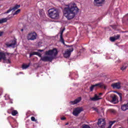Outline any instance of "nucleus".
I'll return each instance as SVG.
<instances>
[{
    "instance_id": "obj_1",
    "label": "nucleus",
    "mask_w": 128,
    "mask_h": 128,
    "mask_svg": "<svg viewBox=\"0 0 128 128\" xmlns=\"http://www.w3.org/2000/svg\"><path fill=\"white\" fill-rule=\"evenodd\" d=\"M80 9L74 4L69 5L68 8H64L63 12L68 20H70L78 14Z\"/></svg>"
},
{
    "instance_id": "obj_2",
    "label": "nucleus",
    "mask_w": 128,
    "mask_h": 128,
    "mask_svg": "<svg viewBox=\"0 0 128 128\" xmlns=\"http://www.w3.org/2000/svg\"><path fill=\"white\" fill-rule=\"evenodd\" d=\"M48 16L53 20H58L60 13L58 11L54 9H50L48 10Z\"/></svg>"
},
{
    "instance_id": "obj_3",
    "label": "nucleus",
    "mask_w": 128,
    "mask_h": 128,
    "mask_svg": "<svg viewBox=\"0 0 128 128\" xmlns=\"http://www.w3.org/2000/svg\"><path fill=\"white\" fill-rule=\"evenodd\" d=\"M58 49L56 48H54L52 50H48V51H46L45 52V54L46 56H58Z\"/></svg>"
},
{
    "instance_id": "obj_4",
    "label": "nucleus",
    "mask_w": 128,
    "mask_h": 128,
    "mask_svg": "<svg viewBox=\"0 0 128 128\" xmlns=\"http://www.w3.org/2000/svg\"><path fill=\"white\" fill-rule=\"evenodd\" d=\"M36 36H38L36 32H31L28 34L27 40H36Z\"/></svg>"
},
{
    "instance_id": "obj_5",
    "label": "nucleus",
    "mask_w": 128,
    "mask_h": 128,
    "mask_svg": "<svg viewBox=\"0 0 128 128\" xmlns=\"http://www.w3.org/2000/svg\"><path fill=\"white\" fill-rule=\"evenodd\" d=\"M6 53L4 52H0V60H3L4 62L6 64H10V60L6 59Z\"/></svg>"
},
{
    "instance_id": "obj_6",
    "label": "nucleus",
    "mask_w": 128,
    "mask_h": 128,
    "mask_svg": "<svg viewBox=\"0 0 128 128\" xmlns=\"http://www.w3.org/2000/svg\"><path fill=\"white\" fill-rule=\"evenodd\" d=\"M96 86H98V88H104V90H106V86H104V83L99 82L98 84L92 85L91 86L90 88V92H92V90H94V88Z\"/></svg>"
},
{
    "instance_id": "obj_7",
    "label": "nucleus",
    "mask_w": 128,
    "mask_h": 128,
    "mask_svg": "<svg viewBox=\"0 0 128 128\" xmlns=\"http://www.w3.org/2000/svg\"><path fill=\"white\" fill-rule=\"evenodd\" d=\"M97 124L99 128H106V120L102 118L98 119Z\"/></svg>"
},
{
    "instance_id": "obj_8",
    "label": "nucleus",
    "mask_w": 128,
    "mask_h": 128,
    "mask_svg": "<svg viewBox=\"0 0 128 128\" xmlns=\"http://www.w3.org/2000/svg\"><path fill=\"white\" fill-rule=\"evenodd\" d=\"M16 44V40H13L6 43V46L8 48H14V46Z\"/></svg>"
},
{
    "instance_id": "obj_9",
    "label": "nucleus",
    "mask_w": 128,
    "mask_h": 128,
    "mask_svg": "<svg viewBox=\"0 0 128 128\" xmlns=\"http://www.w3.org/2000/svg\"><path fill=\"white\" fill-rule=\"evenodd\" d=\"M82 110V108H76L73 110L72 114L75 116H78Z\"/></svg>"
},
{
    "instance_id": "obj_10",
    "label": "nucleus",
    "mask_w": 128,
    "mask_h": 128,
    "mask_svg": "<svg viewBox=\"0 0 128 128\" xmlns=\"http://www.w3.org/2000/svg\"><path fill=\"white\" fill-rule=\"evenodd\" d=\"M72 52H74V48H70L69 50H67L63 54L64 58H66L70 56V54H72Z\"/></svg>"
},
{
    "instance_id": "obj_11",
    "label": "nucleus",
    "mask_w": 128,
    "mask_h": 128,
    "mask_svg": "<svg viewBox=\"0 0 128 128\" xmlns=\"http://www.w3.org/2000/svg\"><path fill=\"white\" fill-rule=\"evenodd\" d=\"M52 60H54V57L52 56H44L43 57H42L40 58V60H42V62H52Z\"/></svg>"
},
{
    "instance_id": "obj_12",
    "label": "nucleus",
    "mask_w": 128,
    "mask_h": 128,
    "mask_svg": "<svg viewBox=\"0 0 128 128\" xmlns=\"http://www.w3.org/2000/svg\"><path fill=\"white\" fill-rule=\"evenodd\" d=\"M20 8V5L16 4L12 8H10L9 10H7V12H5L4 14H9V12H10L12 10H18V8Z\"/></svg>"
},
{
    "instance_id": "obj_13",
    "label": "nucleus",
    "mask_w": 128,
    "mask_h": 128,
    "mask_svg": "<svg viewBox=\"0 0 128 128\" xmlns=\"http://www.w3.org/2000/svg\"><path fill=\"white\" fill-rule=\"evenodd\" d=\"M82 100V97H78L77 98H76L74 101H70V104H78Z\"/></svg>"
},
{
    "instance_id": "obj_14",
    "label": "nucleus",
    "mask_w": 128,
    "mask_h": 128,
    "mask_svg": "<svg viewBox=\"0 0 128 128\" xmlns=\"http://www.w3.org/2000/svg\"><path fill=\"white\" fill-rule=\"evenodd\" d=\"M111 86H112L113 88H117L118 90H120V83H114L111 85Z\"/></svg>"
},
{
    "instance_id": "obj_15",
    "label": "nucleus",
    "mask_w": 128,
    "mask_h": 128,
    "mask_svg": "<svg viewBox=\"0 0 128 128\" xmlns=\"http://www.w3.org/2000/svg\"><path fill=\"white\" fill-rule=\"evenodd\" d=\"M105 0H94V4L95 6H100V4H102L104 2Z\"/></svg>"
},
{
    "instance_id": "obj_16",
    "label": "nucleus",
    "mask_w": 128,
    "mask_h": 128,
    "mask_svg": "<svg viewBox=\"0 0 128 128\" xmlns=\"http://www.w3.org/2000/svg\"><path fill=\"white\" fill-rule=\"evenodd\" d=\"M60 42L63 44L67 46V48H70V46L66 44V43H64V37L62 36H60Z\"/></svg>"
},
{
    "instance_id": "obj_17",
    "label": "nucleus",
    "mask_w": 128,
    "mask_h": 128,
    "mask_svg": "<svg viewBox=\"0 0 128 128\" xmlns=\"http://www.w3.org/2000/svg\"><path fill=\"white\" fill-rule=\"evenodd\" d=\"M90 100L92 102H96V100H100V98H98V96L97 95H95L94 97L90 98Z\"/></svg>"
},
{
    "instance_id": "obj_18",
    "label": "nucleus",
    "mask_w": 128,
    "mask_h": 128,
    "mask_svg": "<svg viewBox=\"0 0 128 128\" xmlns=\"http://www.w3.org/2000/svg\"><path fill=\"white\" fill-rule=\"evenodd\" d=\"M128 66V62L124 63L122 67L120 68L121 70H126V68Z\"/></svg>"
},
{
    "instance_id": "obj_19",
    "label": "nucleus",
    "mask_w": 128,
    "mask_h": 128,
    "mask_svg": "<svg viewBox=\"0 0 128 128\" xmlns=\"http://www.w3.org/2000/svg\"><path fill=\"white\" fill-rule=\"evenodd\" d=\"M8 22V18H3L0 20V24H4Z\"/></svg>"
},
{
    "instance_id": "obj_20",
    "label": "nucleus",
    "mask_w": 128,
    "mask_h": 128,
    "mask_svg": "<svg viewBox=\"0 0 128 128\" xmlns=\"http://www.w3.org/2000/svg\"><path fill=\"white\" fill-rule=\"evenodd\" d=\"M18 114V111L16 110H13L12 112V116H16V115Z\"/></svg>"
},
{
    "instance_id": "obj_21",
    "label": "nucleus",
    "mask_w": 128,
    "mask_h": 128,
    "mask_svg": "<svg viewBox=\"0 0 128 128\" xmlns=\"http://www.w3.org/2000/svg\"><path fill=\"white\" fill-rule=\"evenodd\" d=\"M30 64H23L22 66V68L23 69L26 70V68H28L30 66Z\"/></svg>"
},
{
    "instance_id": "obj_22",
    "label": "nucleus",
    "mask_w": 128,
    "mask_h": 128,
    "mask_svg": "<svg viewBox=\"0 0 128 128\" xmlns=\"http://www.w3.org/2000/svg\"><path fill=\"white\" fill-rule=\"evenodd\" d=\"M116 95H114V96L112 97V102H116Z\"/></svg>"
},
{
    "instance_id": "obj_23",
    "label": "nucleus",
    "mask_w": 128,
    "mask_h": 128,
    "mask_svg": "<svg viewBox=\"0 0 128 128\" xmlns=\"http://www.w3.org/2000/svg\"><path fill=\"white\" fill-rule=\"evenodd\" d=\"M20 12V9H18L13 14V16H16V14H18V13Z\"/></svg>"
},
{
    "instance_id": "obj_24",
    "label": "nucleus",
    "mask_w": 128,
    "mask_h": 128,
    "mask_svg": "<svg viewBox=\"0 0 128 128\" xmlns=\"http://www.w3.org/2000/svg\"><path fill=\"white\" fill-rule=\"evenodd\" d=\"M114 38H115V40H118L120 38V35L118 34L114 36Z\"/></svg>"
},
{
    "instance_id": "obj_25",
    "label": "nucleus",
    "mask_w": 128,
    "mask_h": 128,
    "mask_svg": "<svg viewBox=\"0 0 128 128\" xmlns=\"http://www.w3.org/2000/svg\"><path fill=\"white\" fill-rule=\"evenodd\" d=\"M64 28H63L62 30L60 31V36H62L64 34Z\"/></svg>"
},
{
    "instance_id": "obj_26",
    "label": "nucleus",
    "mask_w": 128,
    "mask_h": 128,
    "mask_svg": "<svg viewBox=\"0 0 128 128\" xmlns=\"http://www.w3.org/2000/svg\"><path fill=\"white\" fill-rule=\"evenodd\" d=\"M110 42H114L116 40V38H114V36H112L110 37Z\"/></svg>"
},
{
    "instance_id": "obj_27",
    "label": "nucleus",
    "mask_w": 128,
    "mask_h": 128,
    "mask_svg": "<svg viewBox=\"0 0 128 128\" xmlns=\"http://www.w3.org/2000/svg\"><path fill=\"white\" fill-rule=\"evenodd\" d=\"M110 112H112V114H116V111L114 109H110Z\"/></svg>"
},
{
    "instance_id": "obj_28",
    "label": "nucleus",
    "mask_w": 128,
    "mask_h": 128,
    "mask_svg": "<svg viewBox=\"0 0 128 128\" xmlns=\"http://www.w3.org/2000/svg\"><path fill=\"white\" fill-rule=\"evenodd\" d=\"M31 120L32 122H36V118L34 116L31 117Z\"/></svg>"
},
{
    "instance_id": "obj_29",
    "label": "nucleus",
    "mask_w": 128,
    "mask_h": 128,
    "mask_svg": "<svg viewBox=\"0 0 128 128\" xmlns=\"http://www.w3.org/2000/svg\"><path fill=\"white\" fill-rule=\"evenodd\" d=\"M94 110H95L96 112H98V109L96 108H92Z\"/></svg>"
},
{
    "instance_id": "obj_30",
    "label": "nucleus",
    "mask_w": 128,
    "mask_h": 128,
    "mask_svg": "<svg viewBox=\"0 0 128 128\" xmlns=\"http://www.w3.org/2000/svg\"><path fill=\"white\" fill-rule=\"evenodd\" d=\"M33 56H38V52H32Z\"/></svg>"
},
{
    "instance_id": "obj_31",
    "label": "nucleus",
    "mask_w": 128,
    "mask_h": 128,
    "mask_svg": "<svg viewBox=\"0 0 128 128\" xmlns=\"http://www.w3.org/2000/svg\"><path fill=\"white\" fill-rule=\"evenodd\" d=\"M118 96H119L120 98V100H122V93H120V92L118 93Z\"/></svg>"
},
{
    "instance_id": "obj_32",
    "label": "nucleus",
    "mask_w": 128,
    "mask_h": 128,
    "mask_svg": "<svg viewBox=\"0 0 128 128\" xmlns=\"http://www.w3.org/2000/svg\"><path fill=\"white\" fill-rule=\"evenodd\" d=\"M37 56H39V58H42V54L38 52L37 54Z\"/></svg>"
},
{
    "instance_id": "obj_33",
    "label": "nucleus",
    "mask_w": 128,
    "mask_h": 128,
    "mask_svg": "<svg viewBox=\"0 0 128 128\" xmlns=\"http://www.w3.org/2000/svg\"><path fill=\"white\" fill-rule=\"evenodd\" d=\"M4 34V32L0 31V36H2Z\"/></svg>"
},
{
    "instance_id": "obj_34",
    "label": "nucleus",
    "mask_w": 128,
    "mask_h": 128,
    "mask_svg": "<svg viewBox=\"0 0 128 128\" xmlns=\"http://www.w3.org/2000/svg\"><path fill=\"white\" fill-rule=\"evenodd\" d=\"M2 88H0V94H2Z\"/></svg>"
},
{
    "instance_id": "obj_35",
    "label": "nucleus",
    "mask_w": 128,
    "mask_h": 128,
    "mask_svg": "<svg viewBox=\"0 0 128 128\" xmlns=\"http://www.w3.org/2000/svg\"><path fill=\"white\" fill-rule=\"evenodd\" d=\"M61 120H66V117L61 118Z\"/></svg>"
},
{
    "instance_id": "obj_36",
    "label": "nucleus",
    "mask_w": 128,
    "mask_h": 128,
    "mask_svg": "<svg viewBox=\"0 0 128 128\" xmlns=\"http://www.w3.org/2000/svg\"><path fill=\"white\" fill-rule=\"evenodd\" d=\"M11 124L12 127V128H14V124Z\"/></svg>"
},
{
    "instance_id": "obj_37",
    "label": "nucleus",
    "mask_w": 128,
    "mask_h": 128,
    "mask_svg": "<svg viewBox=\"0 0 128 128\" xmlns=\"http://www.w3.org/2000/svg\"><path fill=\"white\" fill-rule=\"evenodd\" d=\"M34 56V54H32V52L30 53V58L31 56Z\"/></svg>"
},
{
    "instance_id": "obj_38",
    "label": "nucleus",
    "mask_w": 128,
    "mask_h": 128,
    "mask_svg": "<svg viewBox=\"0 0 128 128\" xmlns=\"http://www.w3.org/2000/svg\"><path fill=\"white\" fill-rule=\"evenodd\" d=\"M10 110H12H12H14V108H11L10 109Z\"/></svg>"
},
{
    "instance_id": "obj_39",
    "label": "nucleus",
    "mask_w": 128,
    "mask_h": 128,
    "mask_svg": "<svg viewBox=\"0 0 128 128\" xmlns=\"http://www.w3.org/2000/svg\"><path fill=\"white\" fill-rule=\"evenodd\" d=\"M38 52H44V50H38Z\"/></svg>"
},
{
    "instance_id": "obj_40",
    "label": "nucleus",
    "mask_w": 128,
    "mask_h": 128,
    "mask_svg": "<svg viewBox=\"0 0 128 128\" xmlns=\"http://www.w3.org/2000/svg\"><path fill=\"white\" fill-rule=\"evenodd\" d=\"M16 128L18 127V124H16V125H15Z\"/></svg>"
},
{
    "instance_id": "obj_41",
    "label": "nucleus",
    "mask_w": 128,
    "mask_h": 128,
    "mask_svg": "<svg viewBox=\"0 0 128 128\" xmlns=\"http://www.w3.org/2000/svg\"><path fill=\"white\" fill-rule=\"evenodd\" d=\"M21 31H22V32H24V29H22V30H21Z\"/></svg>"
},
{
    "instance_id": "obj_42",
    "label": "nucleus",
    "mask_w": 128,
    "mask_h": 128,
    "mask_svg": "<svg viewBox=\"0 0 128 128\" xmlns=\"http://www.w3.org/2000/svg\"><path fill=\"white\" fill-rule=\"evenodd\" d=\"M68 123L66 124V126H68Z\"/></svg>"
},
{
    "instance_id": "obj_43",
    "label": "nucleus",
    "mask_w": 128,
    "mask_h": 128,
    "mask_svg": "<svg viewBox=\"0 0 128 128\" xmlns=\"http://www.w3.org/2000/svg\"><path fill=\"white\" fill-rule=\"evenodd\" d=\"M100 94H102V93H100Z\"/></svg>"
}]
</instances>
